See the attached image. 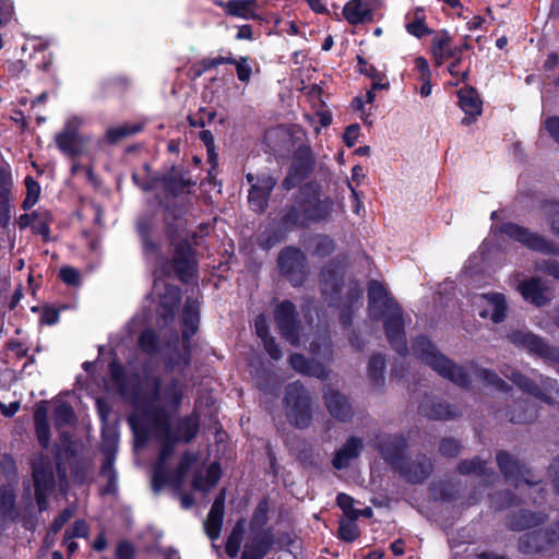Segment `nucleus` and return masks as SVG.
Segmentation results:
<instances>
[{"label": "nucleus", "instance_id": "obj_1", "mask_svg": "<svg viewBox=\"0 0 559 559\" xmlns=\"http://www.w3.org/2000/svg\"><path fill=\"white\" fill-rule=\"evenodd\" d=\"M183 396V384L178 379L167 383L157 382L151 396L136 402L130 424L136 433L154 435L162 441V450L153 472V487L159 490L165 485L180 488L187 472L197 463L195 453H186L178 467L173 471L168 459L174 453L177 441H190L199 430V420L194 416L182 419L176 430L171 420L177 413Z\"/></svg>", "mask_w": 559, "mask_h": 559}, {"label": "nucleus", "instance_id": "obj_2", "mask_svg": "<svg viewBox=\"0 0 559 559\" xmlns=\"http://www.w3.org/2000/svg\"><path fill=\"white\" fill-rule=\"evenodd\" d=\"M368 310L372 320H384L386 337L391 346L401 355L407 353L403 312L389 296L383 284L371 281L368 286Z\"/></svg>", "mask_w": 559, "mask_h": 559}, {"label": "nucleus", "instance_id": "obj_3", "mask_svg": "<svg viewBox=\"0 0 559 559\" xmlns=\"http://www.w3.org/2000/svg\"><path fill=\"white\" fill-rule=\"evenodd\" d=\"M413 355L431 367L441 377L449 379L460 386H466L471 376L462 367L455 366L426 337L416 338L412 346Z\"/></svg>", "mask_w": 559, "mask_h": 559}, {"label": "nucleus", "instance_id": "obj_4", "mask_svg": "<svg viewBox=\"0 0 559 559\" xmlns=\"http://www.w3.org/2000/svg\"><path fill=\"white\" fill-rule=\"evenodd\" d=\"M405 448L406 441L402 436L390 437L386 442L380 444V451L390 464L399 469L409 481L420 483L431 472V462L423 455L406 466L404 464Z\"/></svg>", "mask_w": 559, "mask_h": 559}, {"label": "nucleus", "instance_id": "obj_5", "mask_svg": "<svg viewBox=\"0 0 559 559\" xmlns=\"http://www.w3.org/2000/svg\"><path fill=\"white\" fill-rule=\"evenodd\" d=\"M83 123L79 116H71L55 135V143L64 155L75 157L86 153L91 138L81 131Z\"/></svg>", "mask_w": 559, "mask_h": 559}, {"label": "nucleus", "instance_id": "obj_6", "mask_svg": "<svg viewBox=\"0 0 559 559\" xmlns=\"http://www.w3.org/2000/svg\"><path fill=\"white\" fill-rule=\"evenodd\" d=\"M333 201L329 198L313 199L304 202L298 209L292 207L283 217L286 228L306 226L311 222H319L330 216Z\"/></svg>", "mask_w": 559, "mask_h": 559}, {"label": "nucleus", "instance_id": "obj_7", "mask_svg": "<svg viewBox=\"0 0 559 559\" xmlns=\"http://www.w3.org/2000/svg\"><path fill=\"white\" fill-rule=\"evenodd\" d=\"M285 409L288 420L296 427L305 428L310 424V399L300 383L295 382L287 386Z\"/></svg>", "mask_w": 559, "mask_h": 559}, {"label": "nucleus", "instance_id": "obj_8", "mask_svg": "<svg viewBox=\"0 0 559 559\" xmlns=\"http://www.w3.org/2000/svg\"><path fill=\"white\" fill-rule=\"evenodd\" d=\"M557 542H559V521L552 522L545 528L522 535L519 549L525 555H534L547 550Z\"/></svg>", "mask_w": 559, "mask_h": 559}, {"label": "nucleus", "instance_id": "obj_9", "mask_svg": "<svg viewBox=\"0 0 559 559\" xmlns=\"http://www.w3.org/2000/svg\"><path fill=\"white\" fill-rule=\"evenodd\" d=\"M35 497L40 511L47 509V497L55 488L53 468L46 457H38L33 463Z\"/></svg>", "mask_w": 559, "mask_h": 559}, {"label": "nucleus", "instance_id": "obj_10", "mask_svg": "<svg viewBox=\"0 0 559 559\" xmlns=\"http://www.w3.org/2000/svg\"><path fill=\"white\" fill-rule=\"evenodd\" d=\"M194 270L195 259L193 251L189 243L181 242L175 249L173 262L160 266V274L169 275L174 272L180 280L187 281L193 275Z\"/></svg>", "mask_w": 559, "mask_h": 559}, {"label": "nucleus", "instance_id": "obj_11", "mask_svg": "<svg viewBox=\"0 0 559 559\" xmlns=\"http://www.w3.org/2000/svg\"><path fill=\"white\" fill-rule=\"evenodd\" d=\"M278 266L294 286L304 282L306 257L299 249L288 247L282 250L278 257Z\"/></svg>", "mask_w": 559, "mask_h": 559}, {"label": "nucleus", "instance_id": "obj_12", "mask_svg": "<svg viewBox=\"0 0 559 559\" xmlns=\"http://www.w3.org/2000/svg\"><path fill=\"white\" fill-rule=\"evenodd\" d=\"M296 308L290 301L281 302L274 313L275 322L282 335L293 345H299L298 325L296 322Z\"/></svg>", "mask_w": 559, "mask_h": 559}, {"label": "nucleus", "instance_id": "obj_13", "mask_svg": "<svg viewBox=\"0 0 559 559\" xmlns=\"http://www.w3.org/2000/svg\"><path fill=\"white\" fill-rule=\"evenodd\" d=\"M500 231L508 236L510 239L516 240L528 249L540 252H552V246L548 243L543 237L531 233L528 229L513 224L506 223L501 226Z\"/></svg>", "mask_w": 559, "mask_h": 559}, {"label": "nucleus", "instance_id": "obj_14", "mask_svg": "<svg viewBox=\"0 0 559 559\" xmlns=\"http://www.w3.org/2000/svg\"><path fill=\"white\" fill-rule=\"evenodd\" d=\"M312 168L313 158L311 150L307 146H300L294 154L290 171L283 182L284 187L292 189L306 178Z\"/></svg>", "mask_w": 559, "mask_h": 559}, {"label": "nucleus", "instance_id": "obj_15", "mask_svg": "<svg viewBox=\"0 0 559 559\" xmlns=\"http://www.w3.org/2000/svg\"><path fill=\"white\" fill-rule=\"evenodd\" d=\"M153 294L158 297L160 316L165 319L173 317L180 301L178 287L168 285L164 280L156 277Z\"/></svg>", "mask_w": 559, "mask_h": 559}, {"label": "nucleus", "instance_id": "obj_16", "mask_svg": "<svg viewBox=\"0 0 559 559\" xmlns=\"http://www.w3.org/2000/svg\"><path fill=\"white\" fill-rule=\"evenodd\" d=\"M379 0H350L343 9L344 19L350 24L366 23L372 20Z\"/></svg>", "mask_w": 559, "mask_h": 559}, {"label": "nucleus", "instance_id": "obj_17", "mask_svg": "<svg viewBox=\"0 0 559 559\" xmlns=\"http://www.w3.org/2000/svg\"><path fill=\"white\" fill-rule=\"evenodd\" d=\"M497 462L502 474L507 479L512 480L516 488L520 487V483L522 481L528 486L537 484V481L531 480L526 476L528 472L524 469V467L521 466L520 463L507 452H499L497 454Z\"/></svg>", "mask_w": 559, "mask_h": 559}, {"label": "nucleus", "instance_id": "obj_18", "mask_svg": "<svg viewBox=\"0 0 559 559\" xmlns=\"http://www.w3.org/2000/svg\"><path fill=\"white\" fill-rule=\"evenodd\" d=\"M476 305H486L488 308L479 312L483 318H490L495 323L503 321L506 318V298L502 294H483L474 299Z\"/></svg>", "mask_w": 559, "mask_h": 559}, {"label": "nucleus", "instance_id": "obj_19", "mask_svg": "<svg viewBox=\"0 0 559 559\" xmlns=\"http://www.w3.org/2000/svg\"><path fill=\"white\" fill-rule=\"evenodd\" d=\"M276 185V180L271 176H262L257 183H252L249 191L248 201L255 212H263L267 205V199Z\"/></svg>", "mask_w": 559, "mask_h": 559}, {"label": "nucleus", "instance_id": "obj_20", "mask_svg": "<svg viewBox=\"0 0 559 559\" xmlns=\"http://www.w3.org/2000/svg\"><path fill=\"white\" fill-rule=\"evenodd\" d=\"M344 266L340 262H331L321 272L320 286L325 299L333 300V295L340 292Z\"/></svg>", "mask_w": 559, "mask_h": 559}, {"label": "nucleus", "instance_id": "obj_21", "mask_svg": "<svg viewBox=\"0 0 559 559\" xmlns=\"http://www.w3.org/2000/svg\"><path fill=\"white\" fill-rule=\"evenodd\" d=\"M324 401L329 413L334 418L345 421L352 417V406L344 395L332 389H328L324 392Z\"/></svg>", "mask_w": 559, "mask_h": 559}, {"label": "nucleus", "instance_id": "obj_22", "mask_svg": "<svg viewBox=\"0 0 559 559\" xmlns=\"http://www.w3.org/2000/svg\"><path fill=\"white\" fill-rule=\"evenodd\" d=\"M362 449V441L350 437L336 452L332 460V465L336 469H344L358 457Z\"/></svg>", "mask_w": 559, "mask_h": 559}, {"label": "nucleus", "instance_id": "obj_23", "mask_svg": "<svg viewBox=\"0 0 559 559\" xmlns=\"http://www.w3.org/2000/svg\"><path fill=\"white\" fill-rule=\"evenodd\" d=\"M518 290L526 301L538 307L545 305L548 300L546 288L542 284L540 280L536 277L520 283Z\"/></svg>", "mask_w": 559, "mask_h": 559}, {"label": "nucleus", "instance_id": "obj_24", "mask_svg": "<svg viewBox=\"0 0 559 559\" xmlns=\"http://www.w3.org/2000/svg\"><path fill=\"white\" fill-rule=\"evenodd\" d=\"M224 495L221 493L212 504L207 519L204 522V528L211 539H217L221 535L224 516Z\"/></svg>", "mask_w": 559, "mask_h": 559}, {"label": "nucleus", "instance_id": "obj_25", "mask_svg": "<svg viewBox=\"0 0 559 559\" xmlns=\"http://www.w3.org/2000/svg\"><path fill=\"white\" fill-rule=\"evenodd\" d=\"M509 338L512 343L526 347L533 353L540 356H548V346L538 336L530 332L515 331L509 335Z\"/></svg>", "mask_w": 559, "mask_h": 559}, {"label": "nucleus", "instance_id": "obj_26", "mask_svg": "<svg viewBox=\"0 0 559 559\" xmlns=\"http://www.w3.org/2000/svg\"><path fill=\"white\" fill-rule=\"evenodd\" d=\"M290 366L298 372L324 379L328 376L326 369L322 362L308 360L302 355L294 354L290 356Z\"/></svg>", "mask_w": 559, "mask_h": 559}, {"label": "nucleus", "instance_id": "obj_27", "mask_svg": "<svg viewBox=\"0 0 559 559\" xmlns=\"http://www.w3.org/2000/svg\"><path fill=\"white\" fill-rule=\"evenodd\" d=\"M221 478V467L217 463L210 464L206 468L198 472L193 478V488L207 492Z\"/></svg>", "mask_w": 559, "mask_h": 559}, {"label": "nucleus", "instance_id": "obj_28", "mask_svg": "<svg viewBox=\"0 0 559 559\" xmlns=\"http://www.w3.org/2000/svg\"><path fill=\"white\" fill-rule=\"evenodd\" d=\"M228 15L250 20L255 16L254 0H229L227 2L217 1Z\"/></svg>", "mask_w": 559, "mask_h": 559}, {"label": "nucleus", "instance_id": "obj_29", "mask_svg": "<svg viewBox=\"0 0 559 559\" xmlns=\"http://www.w3.org/2000/svg\"><path fill=\"white\" fill-rule=\"evenodd\" d=\"M431 51L437 66L456 57V49L452 48L451 38L448 34H441L433 38Z\"/></svg>", "mask_w": 559, "mask_h": 559}, {"label": "nucleus", "instance_id": "obj_30", "mask_svg": "<svg viewBox=\"0 0 559 559\" xmlns=\"http://www.w3.org/2000/svg\"><path fill=\"white\" fill-rule=\"evenodd\" d=\"M36 436L39 443L47 448L50 440V427L48 424V409L45 402H40L34 413Z\"/></svg>", "mask_w": 559, "mask_h": 559}, {"label": "nucleus", "instance_id": "obj_31", "mask_svg": "<svg viewBox=\"0 0 559 559\" xmlns=\"http://www.w3.org/2000/svg\"><path fill=\"white\" fill-rule=\"evenodd\" d=\"M357 60L359 72L372 80V90H389L390 83L383 70L377 69L360 56L357 57Z\"/></svg>", "mask_w": 559, "mask_h": 559}, {"label": "nucleus", "instance_id": "obj_32", "mask_svg": "<svg viewBox=\"0 0 559 559\" xmlns=\"http://www.w3.org/2000/svg\"><path fill=\"white\" fill-rule=\"evenodd\" d=\"M183 331L182 336L188 341L198 330L199 324V306L197 300L187 299L183 308Z\"/></svg>", "mask_w": 559, "mask_h": 559}, {"label": "nucleus", "instance_id": "obj_33", "mask_svg": "<svg viewBox=\"0 0 559 559\" xmlns=\"http://www.w3.org/2000/svg\"><path fill=\"white\" fill-rule=\"evenodd\" d=\"M459 104L462 110L469 117L474 118L481 114V102L473 88H462L457 93Z\"/></svg>", "mask_w": 559, "mask_h": 559}, {"label": "nucleus", "instance_id": "obj_34", "mask_svg": "<svg viewBox=\"0 0 559 559\" xmlns=\"http://www.w3.org/2000/svg\"><path fill=\"white\" fill-rule=\"evenodd\" d=\"M254 326H255V332H257L258 336L262 340V342L264 344V348L267 352V354L273 359H276V360L280 359L282 357V352H281L278 345L269 335V329H267V323H266L265 317L262 314L259 316L255 319Z\"/></svg>", "mask_w": 559, "mask_h": 559}, {"label": "nucleus", "instance_id": "obj_35", "mask_svg": "<svg viewBox=\"0 0 559 559\" xmlns=\"http://www.w3.org/2000/svg\"><path fill=\"white\" fill-rule=\"evenodd\" d=\"M502 372L506 378L513 381L523 391L547 401L546 395L542 393L538 385L536 383H534L533 381H531L530 379H527L526 377L519 373L516 370L512 369L511 367H508Z\"/></svg>", "mask_w": 559, "mask_h": 559}, {"label": "nucleus", "instance_id": "obj_36", "mask_svg": "<svg viewBox=\"0 0 559 559\" xmlns=\"http://www.w3.org/2000/svg\"><path fill=\"white\" fill-rule=\"evenodd\" d=\"M419 412L432 419H449L455 416V412L442 402L433 403L432 401H425L419 406Z\"/></svg>", "mask_w": 559, "mask_h": 559}, {"label": "nucleus", "instance_id": "obj_37", "mask_svg": "<svg viewBox=\"0 0 559 559\" xmlns=\"http://www.w3.org/2000/svg\"><path fill=\"white\" fill-rule=\"evenodd\" d=\"M269 550V540L264 536H255L245 545L241 559H262Z\"/></svg>", "mask_w": 559, "mask_h": 559}, {"label": "nucleus", "instance_id": "obj_38", "mask_svg": "<svg viewBox=\"0 0 559 559\" xmlns=\"http://www.w3.org/2000/svg\"><path fill=\"white\" fill-rule=\"evenodd\" d=\"M543 521L540 515H536L530 511L522 510L518 514H513L509 521V525L512 530H525L537 526Z\"/></svg>", "mask_w": 559, "mask_h": 559}, {"label": "nucleus", "instance_id": "obj_39", "mask_svg": "<svg viewBox=\"0 0 559 559\" xmlns=\"http://www.w3.org/2000/svg\"><path fill=\"white\" fill-rule=\"evenodd\" d=\"M311 353L323 359H330L332 355L331 341L326 334H320L312 338L310 343Z\"/></svg>", "mask_w": 559, "mask_h": 559}, {"label": "nucleus", "instance_id": "obj_40", "mask_svg": "<svg viewBox=\"0 0 559 559\" xmlns=\"http://www.w3.org/2000/svg\"><path fill=\"white\" fill-rule=\"evenodd\" d=\"M74 419L72 407L66 402H57L53 412V421L57 428L70 425Z\"/></svg>", "mask_w": 559, "mask_h": 559}, {"label": "nucleus", "instance_id": "obj_41", "mask_svg": "<svg viewBox=\"0 0 559 559\" xmlns=\"http://www.w3.org/2000/svg\"><path fill=\"white\" fill-rule=\"evenodd\" d=\"M406 29L411 35L418 38L430 33L429 28L425 24V15L421 9H417L414 13V19L406 23Z\"/></svg>", "mask_w": 559, "mask_h": 559}, {"label": "nucleus", "instance_id": "obj_42", "mask_svg": "<svg viewBox=\"0 0 559 559\" xmlns=\"http://www.w3.org/2000/svg\"><path fill=\"white\" fill-rule=\"evenodd\" d=\"M474 376L484 382L487 386H492L496 390L503 391L507 388V384L493 372L487 369L474 368Z\"/></svg>", "mask_w": 559, "mask_h": 559}, {"label": "nucleus", "instance_id": "obj_43", "mask_svg": "<svg viewBox=\"0 0 559 559\" xmlns=\"http://www.w3.org/2000/svg\"><path fill=\"white\" fill-rule=\"evenodd\" d=\"M100 476L106 478L108 484L105 488L106 493H111L116 490L117 476L116 471L114 468V456L108 455L105 462L103 463Z\"/></svg>", "mask_w": 559, "mask_h": 559}, {"label": "nucleus", "instance_id": "obj_44", "mask_svg": "<svg viewBox=\"0 0 559 559\" xmlns=\"http://www.w3.org/2000/svg\"><path fill=\"white\" fill-rule=\"evenodd\" d=\"M138 230H139L140 235L142 237L143 250H144L145 255L148 259L155 258L156 254H157V247L152 241V239L150 238V235H148V230H150L148 224L145 223V222H139Z\"/></svg>", "mask_w": 559, "mask_h": 559}, {"label": "nucleus", "instance_id": "obj_45", "mask_svg": "<svg viewBox=\"0 0 559 559\" xmlns=\"http://www.w3.org/2000/svg\"><path fill=\"white\" fill-rule=\"evenodd\" d=\"M358 535L359 530L356 522L353 519L347 518L346 520L341 521L338 527L340 538L346 542H353L358 537Z\"/></svg>", "mask_w": 559, "mask_h": 559}, {"label": "nucleus", "instance_id": "obj_46", "mask_svg": "<svg viewBox=\"0 0 559 559\" xmlns=\"http://www.w3.org/2000/svg\"><path fill=\"white\" fill-rule=\"evenodd\" d=\"M165 188L173 194H178L185 191V189L191 185L190 180L183 179L178 174H173L164 179Z\"/></svg>", "mask_w": 559, "mask_h": 559}, {"label": "nucleus", "instance_id": "obj_47", "mask_svg": "<svg viewBox=\"0 0 559 559\" xmlns=\"http://www.w3.org/2000/svg\"><path fill=\"white\" fill-rule=\"evenodd\" d=\"M242 542V528L237 524L226 543V554L234 558L238 555Z\"/></svg>", "mask_w": 559, "mask_h": 559}, {"label": "nucleus", "instance_id": "obj_48", "mask_svg": "<svg viewBox=\"0 0 559 559\" xmlns=\"http://www.w3.org/2000/svg\"><path fill=\"white\" fill-rule=\"evenodd\" d=\"M139 129L140 127L130 124L110 128L107 131V138L110 142H117L126 136L136 133Z\"/></svg>", "mask_w": 559, "mask_h": 559}, {"label": "nucleus", "instance_id": "obj_49", "mask_svg": "<svg viewBox=\"0 0 559 559\" xmlns=\"http://www.w3.org/2000/svg\"><path fill=\"white\" fill-rule=\"evenodd\" d=\"M384 358L381 355L372 356L368 364V373L373 381L383 379Z\"/></svg>", "mask_w": 559, "mask_h": 559}, {"label": "nucleus", "instance_id": "obj_50", "mask_svg": "<svg viewBox=\"0 0 559 559\" xmlns=\"http://www.w3.org/2000/svg\"><path fill=\"white\" fill-rule=\"evenodd\" d=\"M25 185L27 188V195L23 202V206L24 209H29L37 202L40 188L38 183L31 177H26Z\"/></svg>", "mask_w": 559, "mask_h": 559}, {"label": "nucleus", "instance_id": "obj_51", "mask_svg": "<svg viewBox=\"0 0 559 559\" xmlns=\"http://www.w3.org/2000/svg\"><path fill=\"white\" fill-rule=\"evenodd\" d=\"M459 471L461 474L481 475L486 472V468L484 462L478 459H473L471 461H462L459 465Z\"/></svg>", "mask_w": 559, "mask_h": 559}, {"label": "nucleus", "instance_id": "obj_52", "mask_svg": "<svg viewBox=\"0 0 559 559\" xmlns=\"http://www.w3.org/2000/svg\"><path fill=\"white\" fill-rule=\"evenodd\" d=\"M233 64L236 67L238 80L246 83L249 82L252 74V68L248 62V58L240 57L239 59H235Z\"/></svg>", "mask_w": 559, "mask_h": 559}, {"label": "nucleus", "instance_id": "obj_53", "mask_svg": "<svg viewBox=\"0 0 559 559\" xmlns=\"http://www.w3.org/2000/svg\"><path fill=\"white\" fill-rule=\"evenodd\" d=\"M316 248L314 254L319 257H324L330 254L334 250V242L328 236H318L314 239Z\"/></svg>", "mask_w": 559, "mask_h": 559}, {"label": "nucleus", "instance_id": "obj_54", "mask_svg": "<svg viewBox=\"0 0 559 559\" xmlns=\"http://www.w3.org/2000/svg\"><path fill=\"white\" fill-rule=\"evenodd\" d=\"M88 533V526L85 521L78 520L73 523V525L66 531V538H82L86 537Z\"/></svg>", "mask_w": 559, "mask_h": 559}, {"label": "nucleus", "instance_id": "obj_55", "mask_svg": "<svg viewBox=\"0 0 559 559\" xmlns=\"http://www.w3.org/2000/svg\"><path fill=\"white\" fill-rule=\"evenodd\" d=\"M140 345L144 352L148 354L155 353L157 349V338L155 334L150 330L144 331L140 336Z\"/></svg>", "mask_w": 559, "mask_h": 559}, {"label": "nucleus", "instance_id": "obj_56", "mask_svg": "<svg viewBox=\"0 0 559 559\" xmlns=\"http://www.w3.org/2000/svg\"><path fill=\"white\" fill-rule=\"evenodd\" d=\"M60 278L68 285H80V272L71 266H63L59 272Z\"/></svg>", "mask_w": 559, "mask_h": 559}, {"label": "nucleus", "instance_id": "obj_57", "mask_svg": "<svg viewBox=\"0 0 559 559\" xmlns=\"http://www.w3.org/2000/svg\"><path fill=\"white\" fill-rule=\"evenodd\" d=\"M544 211L551 216V229L559 235V203L548 202L544 204Z\"/></svg>", "mask_w": 559, "mask_h": 559}, {"label": "nucleus", "instance_id": "obj_58", "mask_svg": "<svg viewBox=\"0 0 559 559\" xmlns=\"http://www.w3.org/2000/svg\"><path fill=\"white\" fill-rule=\"evenodd\" d=\"M74 510L72 508H67L63 510L53 521L50 527V532L57 534L63 525L73 516Z\"/></svg>", "mask_w": 559, "mask_h": 559}, {"label": "nucleus", "instance_id": "obj_59", "mask_svg": "<svg viewBox=\"0 0 559 559\" xmlns=\"http://www.w3.org/2000/svg\"><path fill=\"white\" fill-rule=\"evenodd\" d=\"M460 445L454 439H443L440 444V452L445 456L457 454Z\"/></svg>", "mask_w": 559, "mask_h": 559}, {"label": "nucleus", "instance_id": "obj_60", "mask_svg": "<svg viewBox=\"0 0 559 559\" xmlns=\"http://www.w3.org/2000/svg\"><path fill=\"white\" fill-rule=\"evenodd\" d=\"M134 556L133 546L128 542H121L116 548L117 559H132Z\"/></svg>", "mask_w": 559, "mask_h": 559}, {"label": "nucleus", "instance_id": "obj_61", "mask_svg": "<svg viewBox=\"0 0 559 559\" xmlns=\"http://www.w3.org/2000/svg\"><path fill=\"white\" fill-rule=\"evenodd\" d=\"M358 136H359V126L350 124L346 128L343 139H344V142L346 143V145L352 147L356 144Z\"/></svg>", "mask_w": 559, "mask_h": 559}, {"label": "nucleus", "instance_id": "obj_62", "mask_svg": "<svg viewBox=\"0 0 559 559\" xmlns=\"http://www.w3.org/2000/svg\"><path fill=\"white\" fill-rule=\"evenodd\" d=\"M338 507L344 511L347 518L350 516V513L354 511V500L352 497L345 493H340L336 498Z\"/></svg>", "mask_w": 559, "mask_h": 559}, {"label": "nucleus", "instance_id": "obj_63", "mask_svg": "<svg viewBox=\"0 0 559 559\" xmlns=\"http://www.w3.org/2000/svg\"><path fill=\"white\" fill-rule=\"evenodd\" d=\"M415 70L419 74V80L431 78V71L427 60L424 57L415 58Z\"/></svg>", "mask_w": 559, "mask_h": 559}, {"label": "nucleus", "instance_id": "obj_64", "mask_svg": "<svg viewBox=\"0 0 559 559\" xmlns=\"http://www.w3.org/2000/svg\"><path fill=\"white\" fill-rule=\"evenodd\" d=\"M545 129L549 135L559 143V118L550 117L545 121Z\"/></svg>", "mask_w": 559, "mask_h": 559}]
</instances>
